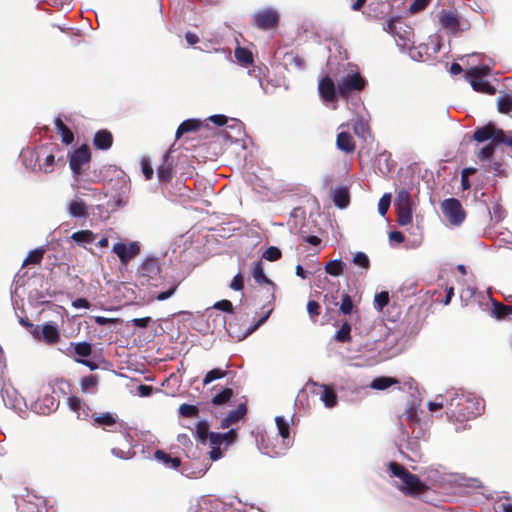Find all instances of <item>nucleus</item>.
<instances>
[{
    "label": "nucleus",
    "mask_w": 512,
    "mask_h": 512,
    "mask_svg": "<svg viewBox=\"0 0 512 512\" xmlns=\"http://www.w3.org/2000/svg\"><path fill=\"white\" fill-rule=\"evenodd\" d=\"M484 408L481 400L471 393L456 392L449 400V412L456 418H472L480 415Z\"/></svg>",
    "instance_id": "1"
},
{
    "label": "nucleus",
    "mask_w": 512,
    "mask_h": 512,
    "mask_svg": "<svg viewBox=\"0 0 512 512\" xmlns=\"http://www.w3.org/2000/svg\"><path fill=\"white\" fill-rule=\"evenodd\" d=\"M494 65V61L489 59L488 63L471 67L465 72V79L470 82L473 90L489 95L495 94L496 89L483 79V77L490 75Z\"/></svg>",
    "instance_id": "2"
},
{
    "label": "nucleus",
    "mask_w": 512,
    "mask_h": 512,
    "mask_svg": "<svg viewBox=\"0 0 512 512\" xmlns=\"http://www.w3.org/2000/svg\"><path fill=\"white\" fill-rule=\"evenodd\" d=\"M389 469L392 475L398 479L397 486L404 493L416 495L424 491L425 485L416 475L408 472L402 465L391 462Z\"/></svg>",
    "instance_id": "3"
},
{
    "label": "nucleus",
    "mask_w": 512,
    "mask_h": 512,
    "mask_svg": "<svg viewBox=\"0 0 512 512\" xmlns=\"http://www.w3.org/2000/svg\"><path fill=\"white\" fill-rule=\"evenodd\" d=\"M365 84V79L358 72L350 71L338 80V93L341 97L347 98L353 92L361 91Z\"/></svg>",
    "instance_id": "4"
},
{
    "label": "nucleus",
    "mask_w": 512,
    "mask_h": 512,
    "mask_svg": "<svg viewBox=\"0 0 512 512\" xmlns=\"http://www.w3.org/2000/svg\"><path fill=\"white\" fill-rule=\"evenodd\" d=\"M30 334L37 341L48 345H55L60 340L58 326L53 322H47L43 325H30Z\"/></svg>",
    "instance_id": "5"
},
{
    "label": "nucleus",
    "mask_w": 512,
    "mask_h": 512,
    "mask_svg": "<svg viewBox=\"0 0 512 512\" xmlns=\"http://www.w3.org/2000/svg\"><path fill=\"white\" fill-rule=\"evenodd\" d=\"M442 212L450 224L458 226L465 219V211L459 200L455 198L445 199L441 204Z\"/></svg>",
    "instance_id": "6"
},
{
    "label": "nucleus",
    "mask_w": 512,
    "mask_h": 512,
    "mask_svg": "<svg viewBox=\"0 0 512 512\" xmlns=\"http://www.w3.org/2000/svg\"><path fill=\"white\" fill-rule=\"evenodd\" d=\"M473 138L477 142H485L487 140H491V143H498V141H505L506 135L502 130L497 129L493 124H487L482 128H478L474 132Z\"/></svg>",
    "instance_id": "7"
},
{
    "label": "nucleus",
    "mask_w": 512,
    "mask_h": 512,
    "mask_svg": "<svg viewBox=\"0 0 512 512\" xmlns=\"http://www.w3.org/2000/svg\"><path fill=\"white\" fill-rule=\"evenodd\" d=\"M90 152L87 146H82L70 156V168L75 176H80L85 166L89 164Z\"/></svg>",
    "instance_id": "8"
},
{
    "label": "nucleus",
    "mask_w": 512,
    "mask_h": 512,
    "mask_svg": "<svg viewBox=\"0 0 512 512\" xmlns=\"http://www.w3.org/2000/svg\"><path fill=\"white\" fill-rule=\"evenodd\" d=\"M112 251L118 256L120 262L126 265L139 254L140 247L137 242H118L114 244Z\"/></svg>",
    "instance_id": "9"
},
{
    "label": "nucleus",
    "mask_w": 512,
    "mask_h": 512,
    "mask_svg": "<svg viewBox=\"0 0 512 512\" xmlns=\"http://www.w3.org/2000/svg\"><path fill=\"white\" fill-rule=\"evenodd\" d=\"M318 90L323 101L326 103L336 102L338 89L329 76H325L320 80ZM333 109H336V104L333 105Z\"/></svg>",
    "instance_id": "10"
},
{
    "label": "nucleus",
    "mask_w": 512,
    "mask_h": 512,
    "mask_svg": "<svg viewBox=\"0 0 512 512\" xmlns=\"http://www.w3.org/2000/svg\"><path fill=\"white\" fill-rule=\"evenodd\" d=\"M278 19V13L272 9L262 10L254 15V20L257 27L263 30H268L275 27L278 23Z\"/></svg>",
    "instance_id": "11"
},
{
    "label": "nucleus",
    "mask_w": 512,
    "mask_h": 512,
    "mask_svg": "<svg viewBox=\"0 0 512 512\" xmlns=\"http://www.w3.org/2000/svg\"><path fill=\"white\" fill-rule=\"evenodd\" d=\"M237 432L234 429L229 430L226 433H214L209 434V441L211 445L221 447L222 445L228 447L231 443L236 440Z\"/></svg>",
    "instance_id": "12"
},
{
    "label": "nucleus",
    "mask_w": 512,
    "mask_h": 512,
    "mask_svg": "<svg viewBox=\"0 0 512 512\" xmlns=\"http://www.w3.org/2000/svg\"><path fill=\"white\" fill-rule=\"evenodd\" d=\"M440 25L442 28L456 32L459 26L457 14L454 11H441L438 15Z\"/></svg>",
    "instance_id": "13"
},
{
    "label": "nucleus",
    "mask_w": 512,
    "mask_h": 512,
    "mask_svg": "<svg viewBox=\"0 0 512 512\" xmlns=\"http://www.w3.org/2000/svg\"><path fill=\"white\" fill-rule=\"evenodd\" d=\"M64 352L70 357L74 354L79 357H88L92 353V347L87 342L70 343Z\"/></svg>",
    "instance_id": "14"
},
{
    "label": "nucleus",
    "mask_w": 512,
    "mask_h": 512,
    "mask_svg": "<svg viewBox=\"0 0 512 512\" xmlns=\"http://www.w3.org/2000/svg\"><path fill=\"white\" fill-rule=\"evenodd\" d=\"M67 209L72 217H86L88 215L87 205L78 197H75L68 203Z\"/></svg>",
    "instance_id": "15"
},
{
    "label": "nucleus",
    "mask_w": 512,
    "mask_h": 512,
    "mask_svg": "<svg viewBox=\"0 0 512 512\" xmlns=\"http://www.w3.org/2000/svg\"><path fill=\"white\" fill-rule=\"evenodd\" d=\"M337 148L345 153H351L355 150V142L348 132L342 131L337 135Z\"/></svg>",
    "instance_id": "16"
},
{
    "label": "nucleus",
    "mask_w": 512,
    "mask_h": 512,
    "mask_svg": "<svg viewBox=\"0 0 512 512\" xmlns=\"http://www.w3.org/2000/svg\"><path fill=\"white\" fill-rule=\"evenodd\" d=\"M245 414L246 406L244 404H240L235 410L230 411L229 414L222 420L221 427L224 429L230 427L232 424L242 419Z\"/></svg>",
    "instance_id": "17"
},
{
    "label": "nucleus",
    "mask_w": 512,
    "mask_h": 512,
    "mask_svg": "<svg viewBox=\"0 0 512 512\" xmlns=\"http://www.w3.org/2000/svg\"><path fill=\"white\" fill-rule=\"evenodd\" d=\"M69 408L77 414L78 418H86L89 416V408L78 397L72 396L68 398Z\"/></svg>",
    "instance_id": "18"
},
{
    "label": "nucleus",
    "mask_w": 512,
    "mask_h": 512,
    "mask_svg": "<svg viewBox=\"0 0 512 512\" xmlns=\"http://www.w3.org/2000/svg\"><path fill=\"white\" fill-rule=\"evenodd\" d=\"M407 458L412 461H418L421 459V446L420 442L414 438H408L406 443Z\"/></svg>",
    "instance_id": "19"
},
{
    "label": "nucleus",
    "mask_w": 512,
    "mask_h": 512,
    "mask_svg": "<svg viewBox=\"0 0 512 512\" xmlns=\"http://www.w3.org/2000/svg\"><path fill=\"white\" fill-rule=\"evenodd\" d=\"M278 433L283 439V444L287 448L289 446V435H290V424L283 416H277L275 418Z\"/></svg>",
    "instance_id": "20"
},
{
    "label": "nucleus",
    "mask_w": 512,
    "mask_h": 512,
    "mask_svg": "<svg viewBox=\"0 0 512 512\" xmlns=\"http://www.w3.org/2000/svg\"><path fill=\"white\" fill-rule=\"evenodd\" d=\"M94 145L98 149H108L112 145V135L108 131L102 130L95 134Z\"/></svg>",
    "instance_id": "21"
},
{
    "label": "nucleus",
    "mask_w": 512,
    "mask_h": 512,
    "mask_svg": "<svg viewBox=\"0 0 512 512\" xmlns=\"http://www.w3.org/2000/svg\"><path fill=\"white\" fill-rule=\"evenodd\" d=\"M94 423L98 426L111 427L116 425L117 420L112 413H94L92 415Z\"/></svg>",
    "instance_id": "22"
},
{
    "label": "nucleus",
    "mask_w": 512,
    "mask_h": 512,
    "mask_svg": "<svg viewBox=\"0 0 512 512\" xmlns=\"http://www.w3.org/2000/svg\"><path fill=\"white\" fill-rule=\"evenodd\" d=\"M55 126L58 133L61 135L62 141L65 144H71L74 140V135L71 130L63 123L60 117L55 119Z\"/></svg>",
    "instance_id": "23"
},
{
    "label": "nucleus",
    "mask_w": 512,
    "mask_h": 512,
    "mask_svg": "<svg viewBox=\"0 0 512 512\" xmlns=\"http://www.w3.org/2000/svg\"><path fill=\"white\" fill-rule=\"evenodd\" d=\"M346 264L341 259L331 260L326 263L325 271L331 276H340L343 274Z\"/></svg>",
    "instance_id": "24"
},
{
    "label": "nucleus",
    "mask_w": 512,
    "mask_h": 512,
    "mask_svg": "<svg viewBox=\"0 0 512 512\" xmlns=\"http://www.w3.org/2000/svg\"><path fill=\"white\" fill-rule=\"evenodd\" d=\"M71 239L77 244L85 246L86 244H90L95 240V235L90 230H82L73 233L71 235Z\"/></svg>",
    "instance_id": "25"
},
{
    "label": "nucleus",
    "mask_w": 512,
    "mask_h": 512,
    "mask_svg": "<svg viewBox=\"0 0 512 512\" xmlns=\"http://www.w3.org/2000/svg\"><path fill=\"white\" fill-rule=\"evenodd\" d=\"M155 458L159 462L163 463L166 467H171L174 469L178 468L181 463L179 458H177V457L173 458L161 450H157L155 452Z\"/></svg>",
    "instance_id": "26"
},
{
    "label": "nucleus",
    "mask_w": 512,
    "mask_h": 512,
    "mask_svg": "<svg viewBox=\"0 0 512 512\" xmlns=\"http://www.w3.org/2000/svg\"><path fill=\"white\" fill-rule=\"evenodd\" d=\"M320 399L327 408H332L337 403V396L335 391L328 386H323V391L321 393Z\"/></svg>",
    "instance_id": "27"
},
{
    "label": "nucleus",
    "mask_w": 512,
    "mask_h": 512,
    "mask_svg": "<svg viewBox=\"0 0 512 512\" xmlns=\"http://www.w3.org/2000/svg\"><path fill=\"white\" fill-rule=\"evenodd\" d=\"M333 200L339 208H345L349 204V193L345 188H338L333 193Z\"/></svg>",
    "instance_id": "28"
},
{
    "label": "nucleus",
    "mask_w": 512,
    "mask_h": 512,
    "mask_svg": "<svg viewBox=\"0 0 512 512\" xmlns=\"http://www.w3.org/2000/svg\"><path fill=\"white\" fill-rule=\"evenodd\" d=\"M397 383L398 380L392 377H378L371 382L370 387L375 390H385Z\"/></svg>",
    "instance_id": "29"
},
{
    "label": "nucleus",
    "mask_w": 512,
    "mask_h": 512,
    "mask_svg": "<svg viewBox=\"0 0 512 512\" xmlns=\"http://www.w3.org/2000/svg\"><path fill=\"white\" fill-rule=\"evenodd\" d=\"M200 122L194 119L185 120L182 122L177 131H176V138H180L183 134L195 131L199 128Z\"/></svg>",
    "instance_id": "30"
},
{
    "label": "nucleus",
    "mask_w": 512,
    "mask_h": 512,
    "mask_svg": "<svg viewBox=\"0 0 512 512\" xmlns=\"http://www.w3.org/2000/svg\"><path fill=\"white\" fill-rule=\"evenodd\" d=\"M235 58L237 59L238 63L243 66H248L253 62L252 53L248 49L242 47H237L235 49Z\"/></svg>",
    "instance_id": "31"
},
{
    "label": "nucleus",
    "mask_w": 512,
    "mask_h": 512,
    "mask_svg": "<svg viewBox=\"0 0 512 512\" xmlns=\"http://www.w3.org/2000/svg\"><path fill=\"white\" fill-rule=\"evenodd\" d=\"M402 421L407 422L409 426L420 423L416 407L411 404L409 405L401 417Z\"/></svg>",
    "instance_id": "32"
},
{
    "label": "nucleus",
    "mask_w": 512,
    "mask_h": 512,
    "mask_svg": "<svg viewBox=\"0 0 512 512\" xmlns=\"http://www.w3.org/2000/svg\"><path fill=\"white\" fill-rule=\"evenodd\" d=\"M398 223L401 226H406L412 222V209L411 206L397 207Z\"/></svg>",
    "instance_id": "33"
},
{
    "label": "nucleus",
    "mask_w": 512,
    "mask_h": 512,
    "mask_svg": "<svg viewBox=\"0 0 512 512\" xmlns=\"http://www.w3.org/2000/svg\"><path fill=\"white\" fill-rule=\"evenodd\" d=\"M493 314L498 319H512V306L496 303L494 304Z\"/></svg>",
    "instance_id": "34"
},
{
    "label": "nucleus",
    "mask_w": 512,
    "mask_h": 512,
    "mask_svg": "<svg viewBox=\"0 0 512 512\" xmlns=\"http://www.w3.org/2000/svg\"><path fill=\"white\" fill-rule=\"evenodd\" d=\"M98 385V377L96 375H88L81 380V389L83 392L91 393Z\"/></svg>",
    "instance_id": "35"
},
{
    "label": "nucleus",
    "mask_w": 512,
    "mask_h": 512,
    "mask_svg": "<svg viewBox=\"0 0 512 512\" xmlns=\"http://www.w3.org/2000/svg\"><path fill=\"white\" fill-rule=\"evenodd\" d=\"M233 396V390L230 388H225L220 393L216 394L213 399L212 403L214 405H223L230 401V399Z\"/></svg>",
    "instance_id": "36"
},
{
    "label": "nucleus",
    "mask_w": 512,
    "mask_h": 512,
    "mask_svg": "<svg viewBox=\"0 0 512 512\" xmlns=\"http://www.w3.org/2000/svg\"><path fill=\"white\" fill-rule=\"evenodd\" d=\"M253 277L258 284H271V281L266 277L260 262H257L254 265Z\"/></svg>",
    "instance_id": "37"
},
{
    "label": "nucleus",
    "mask_w": 512,
    "mask_h": 512,
    "mask_svg": "<svg viewBox=\"0 0 512 512\" xmlns=\"http://www.w3.org/2000/svg\"><path fill=\"white\" fill-rule=\"evenodd\" d=\"M350 332H351L350 324L348 322L343 323L341 328L335 334V340L338 342H342V343L349 342L351 339Z\"/></svg>",
    "instance_id": "38"
},
{
    "label": "nucleus",
    "mask_w": 512,
    "mask_h": 512,
    "mask_svg": "<svg viewBox=\"0 0 512 512\" xmlns=\"http://www.w3.org/2000/svg\"><path fill=\"white\" fill-rule=\"evenodd\" d=\"M226 374H227V372L222 369H218V368L212 369L205 375V377L203 379V385H208L217 379H221V378L225 377Z\"/></svg>",
    "instance_id": "39"
},
{
    "label": "nucleus",
    "mask_w": 512,
    "mask_h": 512,
    "mask_svg": "<svg viewBox=\"0 0 512 512\" xmlns=\"http://www.w3.org/2000/svg\"><path fill=\"white\" fill-rule=\"evenodd\" d=\"M44 250L35 249L31 251L23 262V265L38 264L43 258Z\"/></svg>",
    "instance_id": "40"
},
{
    "label": "nucleus",
    "mask_w": 512,
    "mask_h": 512,
    "mask_svg": "<svg viewBox=\"0 0 512 512\" xmlns=\"http://www.w3.org/2000/svg\"><path fill=\"white\" fill-rule=\"evenodd\" d=\"M498 110L501 113H509L512 110V96L505 95L498 99Z\"/></svg>",
    "instance_id": "41"
},
{
    "label": "nucleus",
    "mask_w": 512,
    "mask_h": 512,
    "mask_svg": "<svg viewBox=\"0 0 512 512\" xmlns=\"http://www.w3.org/2000/svg\"><path fill=\"white\" fill-rule=\"evenodd\" d=\"M389 302V294L386 291H382L375 295L374 298V307L378 311H382L383 308L388 304Z\"/></svg>",
    "instance_id": "42"
},
{
    "label": "nucleus",
    "mask_w": 512,
    "mask_h": 512,
    "mask_svg": "<svg viewBox=\"0 0 512 512\" xmlns=\"http://www.w3.org/2000/svg\"><path fill=\"white\" fill-rule=\"evenodd\" d=\"M353 309H354V303H353L351 297L348 294H343L341 304H340L341 313H343L344 315H348L353 312Z\"/></svg>",
    "instance_id": "43"
},
{
    "label": "nucleus",
    "mask_w": 512,
    "mask_h": 512,
    "mask_svg": "<svg viewBox=\"0 0 512 512\" xmlns=\"http://www.w3.org/2000/svg\"><path fill=\"white\" fill-rule=\"evenodd\" d=\"M497 143H489L487 144L486 146L482 147L477 155H478V158L481 160V161H486V160H489L493 153H494V149H495V145Z\"/></svg>",
    "instance_id": "44"
},
{
    "label": "nucleus",
    "mask_w": 512,
    "mask_h": 512,
    "mask_svg": "<svg viewBox=\"0 0 512 512\" xmlns=\"http://www.w3.org/2000/svg\"><path fill=\"white\" fill-rule=\"evenodd\" d=\"M428 47L426 45H419L418 47H413L409 51L410 57L415 61H422L423 55L427 53Z\"/></svg>",
    "instance_id": "45"
},
{
    "label": "nucleus",
    "mask_w": 512,
    "mask_h": 512,
    "mask_svg": "<svg viewBox=\"0 0 512 512\" xmlns=\"http://www.w3.org/2000/svg\"><path fill=\"white\" fill-rule=\"evenodd\" d=\"M158 178L161 181H169L172 178L171 166L167 163L162 164L157 170Z\"/></svg>",
    "instance_id": "46"
},
{
    "label": "nucleus",
    "mask_w": 512,
    "mask_h": 512,
    "mask_svg": "<svg viewBox=\"0 0 512 512\" xmlns=\"http://www.w3.org/2000/svg\"><path fill=\"white\" fill-rule=\"evenodd\" d=\"M396 206L397 207L411 206L410 194L407 190L403 189L398 192L397 198H396Z\"/></svg>",
    "instance_id": "47"
},
{
    "label": "nucleus",
    "mask_w": 512,
    "mask_h": 512,
    "mask_svg": "<svg viewBox=\"0 0 512 512\" xmlns=\"http://www.w3.org/2000/svg\"><path fill=\"white\" fill-rule=\"evenodd\" d=\"M391 203V195L389 193L384 194L378 203V212L380 215L385 216Z\"/></svg>",
    "instance_id": "48"
},
{
    "label": "nucleus",
    "mask_w": 512,
    "mask_h": 512,
    "mask_svg": "<svg viewBox=\"0 0 512 512\" xmlns=\"http://www.w3.org/2000/svg\"><path fill=\"white\" fill-rule=\"evenodd\" d=\"M179 285V282L173 281L169 288L166 291L160 292L155 296V299L158 301H164L168 298H170L176 291L177 287Z\"/></svg>",
    "instance_id": "49"
},
{
    "label": "nucleus",
    "mask_w": 512,
    "mask_h": 512,
    "mask_svg": "<svg viewBox=\"0 0 512 512\" xmlns=\"http://www.w3.org/2000/svg\"><path fill=\"white\" fill-rule=\"evenodd\" d=\"M353 263L357 266H360L364 269H368L370 266V261L368 256L363 252H357L353 257Z\"/></svg>",
    "instance_id": "50"
},
{
    "label": "nucleus",
    "mask_w": 512,
    "mask_h": 512,
    "mask_svg": "<svg viewBox=\"0 0 512 512\" xmlns=\"http://www.w3.org/2000/svg\"><path fill=\"white\" fill-rule=\"evenodd\" d=\"M179 413L184 417H195L198 414V408L190 404H182Z\"/></svg>",
    "instance_id": "51"
},
{
    "label": "nucleus",
    "mask_w": 512,
    "mask_h": 512,
    "mask_svg": "<svg viewBox=\"0 0 512 512\" xmlns=\"http://www.w3.org/2000/svg\"><path fill=\"white\" fill-rule=\"evenodd\" d=\"M445 405L449 407L446 397L439 395L434 401L429 402L428 408L430 411H436L443 408Z\"/></svg>",
    "instance_id": "52"
},
{
    "label": "nucleus",
    "mask_w": 512,
    "mask_h": 512,
    "mask_svg": "<svg viewBox=\"0 0 512 512\" xmlns=\"http://www.w3.org/2000/svg\"><path fill=\"white\" fill-rule=\"evenodd\" d=\"M263 257L269 261H276L281 257V251L277 247L271 246L265 250Z\"/></svg>",
    "instance_id": "53"
},
{
    "label": "nucleus",
    "mask_w": 512,
    "mask_h": 512,
    "mask_svg": "<svg viewBox=\"0 0 512 512\" xmlns=\"http://www.w3.org/2000/svg\"><path fill=\"white\" fill-rule=\"evenodd\" d=\"M196 434L197 437L203 442L209 439L210 433L208 431V425L202 422L198 423L196 426Z\"/></svg>",
    "instance_id": "54"
},
{
    "label": "nucleus",
    "mask_w": 512,
    "mask_h": 512,
    "mask_svg": "<svg viewBox=\"0 0 512 512\" xmlns=\"http://www.w3.org/2000/svg\"><path fill=\"white\" fill-rule=\"evenodd\" d=\"M410 428L412 429V432H411L412 437L411 438L419 440L421 438L424 439L426 437L427 431L421 425V423L410 426Z\"/></svg>",
    "instance_id": "55"
},
{
    "label": "nucleus",
    "mask_w": 512,
    "mask_h": 512,
    "mask_svg": "<svg viewBox=\"0 0 512 512\" xmlns=\"http://www.w3.org/2000/svg\"><path fill=\"white\" fill-rule=\"evenodd\" d=\"M319 308L320 305L316 301L311 300L307 303V311L311 319L314 320L319 315Z\"/></svg>",
    "instance_id": "56"
},
{
    "label": "nucleus",
    "mask_w": 512,
    "mask_h": 512,
    "mask_svg": "<svg viewBox=\"0 0 512 512\" xmlns=\"http://www.w3.org/2000/svg\"><path fill=\"white\" fill-rule=\"evenodd\" d=\"M429 2L430 0H414L410 5L409 11L411 13H417L423 10L429 4Z\"/></svg>",
    "instance_id": "57"
},
{
    "label": "nucleus",
    "mask_w": 512,
    "mask_h": 512,
    "mask_svg": "<svg viewBox=\"0 0 512 512\" xmlns=\"http://www.w3.org/2000/svg\"><path fill=\"white\" fill-rule=\"evenodd\" d=\"M206 468H201L198 471L189 470L187 467L182 468V474L189 478H198L203 476L206 473Z\"/></svg>",
    "instance_id": "58"
},
{
    "label": "nucleus",
    "mask_w": 512,
    "mask_h": 512,
    "mask_svg": "<svg viewBox=\"0 0 512 512\" xmlns=\"http://www.w3.org/2000/svg\"><path fill=\"white\" fill-rule=\"evenodd\" d=\"M141 169L147 180L152 178L154 171L148 160L143 159L141 161Z\"/></svg>",
    "instance_id": "59"
},
{
    "label": "nucleus",
    "mask_w": 512,
    "mask_h": 512,
    "mask_svg": "<svg viewBox=\"0 0 512 512\" xmlns=\"http://www.w3.org/2000/svg\"><path fill=\"white\" fill-rule=\"evenodd\" d=\"M55 162V157L52 154H49L46 156L44 163L40 166L41 169L44 170V172L48 173L52 171V167Z\"/></svg>",
    "instance_id": "60"
},
{
    "label": "nucleus",
    "mask_w": 512,
    "mask_h": 512,
    "mask_svg": "<svg viewBox=\"0 0 512 512\" xmlns=\"http://www.w3.org/2000/svg\"><path fill=\"white\" fill-rule=\"evenodd\" d=\"M214 308L226 312H231L233 309V305L229 300H221L214 304Z\"/></svg>",
    "instance_id": "61"
},
{
    "label": "nucleus",
    "mask_w": 512,
    "mask_h": 512,
    "mask_svg": "<svg viewBox=\"0 0 512 512\" xmlns=\"http://www.w3.org/2000/svg\"><path fill=\"white\" fill-rule=\"evenodd\" d=\"M142 271L148 273H157L159 271L158 265L155 261H147L142 265Z\"/></svg>",
    "instance_id": "62"
},
{
    "label": "nucleus",
    "mask_w": 512,
    "mask_h": 512,
    "mask_svg": "<svg viewBox=\"0 0 512 512\" xmlns=\"http://www.w3.org/2000/svg\"><path fill=\"white\" fill-rule=\"evenodd\" d=\"M243 277L240 275V274H237L231 284H230V288L233 289V290H236V291H239L243 288Z\"/></svg>",
    "instance_id": "63"
},
{
    "label": "nucleus",
    "mask_w": 512,
    "mask_h": 512,
    "mask_svg": "<svg viewBox=\"0 0 512 512\" xmlns=\"http://www.w3.org/2000/svg\"><path fill=\"white\" fill-rule=\"evenodd\" d=\"M496 512H512V504L505 502H498L495 504Z\"/></svg>",
    "instance_id": "64"
}]
</instances>
